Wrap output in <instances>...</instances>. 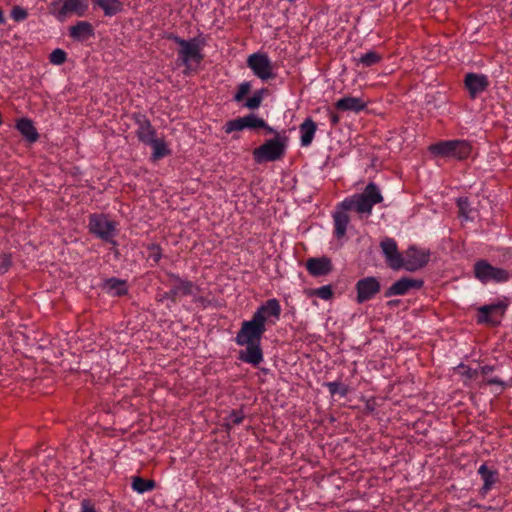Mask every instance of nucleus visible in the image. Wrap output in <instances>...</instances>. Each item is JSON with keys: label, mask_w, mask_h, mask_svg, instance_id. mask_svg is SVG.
<instances>
[{"label": "nucleus", "mask_w": 512, "mask_h": 512, "mask_svg": "<svg viewBox=\"0 0 512 512\" xmlns=\"http://www.w3.org/2000/svg\"><path fill=\"white\" fill-rule=\"evenodd\" d=\"M317 126L311 118H306L299 126L300 132V145L302 147H308L311 145Z\"/></svg>", "instance_id": "24"}, {"label": "nucleus", "mask_w": 512, "mask_h": 512, "mask_svg": "<svg viewBox=\"0 0 512 512\" xmlns=\"http://www.w3.org/2000/svg\"><path fill=\"white\" fill-rule=\"evenodd\" d=\"M465 87L471 98L477 97L489 86L488 77L484 74L468 73L465 76Z\"/></svg>", "instance_id": "17"}, {"label": "nucleus", "mask_w": 512, "mask_h": 512, "mask_svg": "<svg viewBox=\"0 0 512 512\" xmlns=\"http://www.w3.org/2000/svg\"><path fill=\"white\" fill-rule=\"evenodd\" d=\"M507 303L498 301L496 303L483 305L478 308L477 322L497 326L507 310Z\"/></svg>", "instance_id": "11"}, {"label": "nucleus", "mask_w": 512, "mask_h": 512, "mask_svg": "<svg viewBox=\"0 0 512 512\" xmlns=\"http://www.w3.org/2000/svg\"><path fill=\"white\" fill-rule=\"evenodd\" d=\"M330 121L333 125H336L339 122V116L337 114L331 113Z\"/></svg>", "instance_id": "45"}, {"label": "nucleus", "mask_w": 512, "mask_h": 512, "mask_svg": "<svg viewBox=\"0 0 512 512\" xmlns=\"http://www.w3.org/2000/svg\"><path fill=\"white\" fill-rule=\"evenodd\" d=\"M474 274L483 284L490 282L503 283L508 281L511 277L507 270L492 266L486 260H480L475 263Z\"/></svg>", "instance_id": "8"}, {"label": "nucleus", "mask_w": 512, "mask_h": 512, "mask_svg": "<svg viewBox=\"0 0 512 512\" xmlns=\"http://www.w3.org/2000/svg\"><path fill=\"white\" fill-rule=\"evenodd\" d=\"M348 210L340 209L337 207V210L333 213V223H334V236L337 239H342L347 231L348 224L350 222V217L347 214Z\"/></svg>", "instance_id": "20"}, {"label": "nucleus", "mask_w": 512, "mask_h": 512, "mask_svg": "<svg viewBox=\"0 0 512 512\" xmlns=\"http://www.w3.org/2000/svg\"><path fill=\"white\" fill-rule=\"evenodd\" d=\"M169 278L171 281V289L164 294L163 298L175 301L176 298L181 296L194 295L196 286L191 281L182 279L173 273L169 274Z\"/></svg>", "instance_id": "12"}, {"label": "nucleus", "mask_w": 512, "mask_h": 512, "mask_svg": "<svg viewBox=\"0 0 512 512\" xmlns=\"http://www.w3.org/2000/svg\"><path fill=\"white\" fill-rule=\"evenodd\" d=\"M282 308L276 298H271L262 303L254 312L252 319L261 326L275 325L281 316Z\"/></svg>", "instance_id": "9"}, {"label": "nucleus", "mask_w": 512, "mask_h": 512, "mask_svg": "<svg viewBox=\"0 0 512 512\" xmlns=\"http://www.w3.org/2000/svg\"><path fill=\"white\" fill-rule=\"evenodd\" d=\"M103 289L111 296H122L128 292L127 282L114 277L104 281Z\"/></svg>", "instance_id": "26"}, {"label": "nucleus", "mask_w": 512, "mask_h": 512, "mask_svg": "<svg viewBox=\"0 0 512 512\" xmlns=\"http://www.w3.org/2000/svg\"><path fill=\"white\" fill-rule=\"evenodd\" d=\"M285 142L286 138L277 134L254 150V159L258 163L278 160L285 152Z\"/></svg>", "instance_id": "5"}, {"label": "nucleus", "mask_w": 512, "mask_h": 512, "mask_svg": "<svg viewBox=\"0 0 512 512\" xmlns=\"http://www.w3.org/2000/svg\"><path fill=\"white\" fill-rule=\"evenodd\" d=\"M27 16H28V13L23 7L14 6L11 10V17L16 22L25 20L27 18Z\"/></svg>", "instance_id": "39"}, {"label": "nucleus", "mask_w": 512, "mask_h": 512, "mask_svg": "<svg viewBox=\"0 0 512 512\" xmlns=\"http://www.w3.org/2000/svg\"><path fill=\"white\" fill-rule=\"evenodd\" d=\"M429 260V254L425 250L409 248L402 257L403 266L407 271H416L422 268Z\"/></svg>", "instance_id": "14"}, {"label": "nucleus", "mask_w": 512, "mask_h": 512, "mask_svg": "<svg viewBox=\"0 0 512 512\" xmlns=\"http://www.w3.org/2000/svg\"><path fill=\"white\" fill-rule=\"evenodd\" d=\"M457 206L459 208L460 216H462L466 220L471 218V216H470L471 209H470L468 198H466V197L458 198Z\"/></svg>", "instance_id": "37"}, {"label": "nucleus", "mask_w": 512, "mask_h": 512, "mask_svg": "<svg viewBox=\"0 0 512 512\" xmlns=\"http://www.w3.org/2000/svg\"><path fill=\"white\" fill-rule=\"evenodd\" d=\"M80 512H97L94 505L89 500H83L81 502Z\"/></svg>", "instance_id": "44"}, {"label": "nucleus", "mask_w": 512, "mask_h": 512, "mask_svg": "<svg viewBox=\"0 0 512 512\" xmlns=\"http://www.w3.org/2000/svg\"><path fill=\"white\" fill-rule=\"evenodd\" d=\"M131 486L135 492L144 494L155 488V482L153 480H146L137 476L132 479Z\"/></svg>", "instance_id": "31"}, {"label": "nucleus", "mask_w": 512, "mask_h": 512, "mask_svg": "<svg viewBox=\"0 0 512 512\" xmlns=\"http://www.w3.org/2000/svg\"><path fill=\"white\" fill-rule=\"evenodd\" d=\"M244 419V414L241 410H233L231 411V413L229 414L228 418H227V425L228 426H235V425H239L242 423Z\"/></svg>", "instance_id": "38"}, {"label": "nucleus", "mask_w": 512, "mask_h": 512, "mask_svg": "<svg viewBox=\"0 0 512 512\" xmlns=\"http://www.w3.org/2000/svg\"><path fill=\"white\" fill-rule=\"evenodd\" d=\"M4 22H5V18H4L3 12L0 10V25L3 24Z\"/></svg>", "instance_id": "47"}, {"label": "nucleus", "mask_w": 512, "mask_h": 512, "mask_svg": "<svg viewBox=\"0 0 512 512\" xmlns=\"http://www.w3.org/2000/svg\"><path fill=\"white\" fill-rule=\"evenodd\" d=\"M483 372H487L489 370V367L488 366H485L482 368Z\"/></svg>", "instance_id": "48"}, {"label": "nucleus", "mask_w": 512, "mask_h": 512, "mask_svg": "<svg viewBox=\"0 0 512 512\" xmlns=\"http://www.w3.org/2000/svg\"><path fill=\"white\" fill-rule=\"evenodd\" d=\"M252 85L249 81H244L240 83L237 87V91L233 96V101L236 103H242L245 99V96L248 95L251 91Z\"/></svg>", "instance_id": "33"}, {"label": "nucleus", "mask_w": 512, "mask_h": 512, "mask_svg": "<svg viewBox=\"0 0 512 512\" xmlns=\"http://www.w3.org/2000/svg\"><path fill=\"white\" fill-rule=\"evenodd\" d=\"M382 253L387 264L394 270H399L403 266L402 255L399 253L396 241L392 238H385L381 241Z\"/></svg>", "instance_id": "16"}, {"label": "nucleus", "mask_w": 512, "mask_h": 512, "mask_svg": "<svg viewBox=\"0 0 512 512\" xmlns=\"http://www.w3.org/2000/svg\"><path fill=\"white\" fill-rule=\"evenodd\" d=\"M69 35L74 40L83 42L94 35V30L89 22L79 21L69 28Z\"/></svg>", "instance_id": "23"}, {"label": "nucleus", "mask_w": 512, "mask_h": 512, "mask_svg": "<svg viewBox=\"0 0 512 512\" xmlns=\"http://www.w3.org/2000/svg\"><path fill=\"white\" fill-rule=\"evenodd\" d=\"M265 331L266 327L261 326L252 318L242 322L241 328L235 337L236 344L245 347L244 350L239 352L241 361L253 366H258L263 362L261 339Z\"/></svg>", "instance_id": "1"}, {"label": "nucleus", "mask_w": 512, "mask_h": 512, "mask_svg": "<svg viewBox=\"0 0 512 512\" xmlns=\"http://www.w3.org/2000/svg\"><path fill=\"white\" fill-rule=\"evenodd\" d=\"M169 40L179 45L178 58L186 70H194L203 60L202 46L198 38L182 39L175 34H169Z\"/></svg>", "instance_id": "3"}, {"label": "nucleus", "mask_w": 512, "mask_h": 512, "mask_svg": "<svg viewBox=\"0 0 512 512\" xmlns=\"http://www.w3.org/2000/svg\"><path fill=\"white\" fill-rule=\"evenodd\" d=\"M325 386L328 388L331 395H340L341 397H345L348 394V387L341 382H327Z\"/></svg>", "instance_id": "34"}, {"label": "nucleus", "mask_w": 512, "mask_h": 512, "mask_svg": "<svg viewBox=\"0 0 512 512\" xmlns=\"http://www.w3.org/2000/svg\"><path fill=\"white\" fill-rule=\"evenodd\" d=\"M382 201L380 188L374 182H369L363 192L346 197L339 207L343 210L355 211L359 218H368L372 214L373 207Z\"/></svg>", "instance_id": "2"}, {"label": "nucleus", "mask_w": 512, "mask_h": 512, "mask_svg": "<svg viewBox=\"0 0 512 512\" xmlns=\"http://www.w3.org/2000/svg\"><path fill=\"white\" fill-rule=\"evenodd\" d=\"M306 269L312 276L327 275L332 270V262L327 257L309 258Z\"/></svg>", "instance_id": "19"}, {"label": "nucleus", "mask_w": 512, "mask_h": 512, "mask_svg": "<svg viewBox=\"0 0 512 512\" xmlns=\"http://www.w3.org/2000/svg\"><path fill=\"white\" fill-rule=\"evenodd\" d=\"M149 259L153 260L155 263L159 262L162 257L161 248L157 244H151L149 246Z\"/></svg>", "instance_id": "41"}, {"label": "nucleus", "mask_w": 512, "mask_h": 512, "mask_svg": "<svg viewBox=\"0 0 512 512\" xmlns=\"http://www.w3.org/2000/svg\"><path fill=\"white\" fill-rule=\"evenodd\" d=\"M247 66L262 81L274 79L276 76L275 67L269 56L264 52L250 54L247 58Z\"/></svg>", "instance_id": "7"}, {"label": "nucleus", "mask_w": 512, "mask_h": 512, "mask_svg": "<svg viewBox=\"0 0 512 512\" xmlns=\"http://www.w3.org/2000/svg\"><path fill=\"white\" fill-rule=\"evenodd\" d=\"M16 129L29 143H34L38 140L39 134L32 122L28 118H21L16 122Z\"/></svg>", "instance_id": "25"}, {"label": "nucleus", "mask_w": 512, "mask_h": 512, "mask_svg": "<svg viewBox=\"0 0 512 512\" xmlns=\"http://www.w3.org/2000/svg\"><path fill=\"white\" fill-rule=\"evenodd\" d=\"M89 230L101 240L115 244L114 237L116 235L117 224L103 214H92L89 217Z\"/></svg>", "instance_id": "6"}, {"label": "nucleus", "mask_w": 512, "mask_h": 512, "mask_svg": "<svg viewBox=\"0 0 512 512\" xmlns=\"http://www.w3.org/2000/svg\"><path fill=\"white\" fill-rule=\"evenodd\" d=\"M66 59L67 53L60 48L54 49L49 55V61L53 65H61L66 61Z\"/></svg>", "instance_id": "36"}, {"label": "nucleus", "mask_w": 512, "mask_h": 512, "mask_svg": "<svg viewBox=\"0 0 512 512\" xmlns=\"http://www.w3.org/2000/svg\"><path fill=\"white\" fill-rule=\"evenodd\" d=\"M94 4L100 7L106 16H114L122 9L119 0H93Z\"/></svg>", "instance_id": "29"}, {"label": "nucleus", "mask_w": 512, "mask_h": 512, "mask_svg": "<svg viewBox=\"0 0 512 512\" xmlns=\"http://www.w3.org/2000/svg\"><path fill=\"white\" fill-rule=\"evenodd\" d=\"M458 369L460 373L466 376L467 378H473L477 374L476 370H473L465 365H460Z\"/></svg>", "instance_id": "43"}, {"label": "nucleus", "mask_w": 512, "mask_h": 512, "mask_svg": "<svg viewBox=\"0 0 512 512\" xmlns=\"http://www.w3.org/2000/svg\"><path fill=\"white\" fill-rule=\"evenodd\" d=\"M382 60V56L375 51H368L357 59V64L363 67H371Z\"/></svg>", "instance_id": "32"}, {"label": "nucleus", "mask_w": 512, "mask_h": 512, "mask_svg": "<svg viewBox=\"0 0 512 512\" xmlns=\"http://www.w3.org/2000/svg\"><path fill=\"white\" fill-rule=\"evenodd\" d=\"M489 384H501V381L496 379V378H493V379H490L488 381Z\"/></svg>", "instance_id": "46"}, {"label": "nucleus", "mask_w": 512, "mask_h": 512, "mask_svg": "<svg viewBox=\"0 0 512 512\" xmlns=\"http://www.w3.org/2000/svg\"><path fill=\"white\" fill-rule=\"evenodd\" d=\"M423 284L421 279L410 277L400 278L385 291V297L405 295L411 290L422 288Z\"/></svg>", "instance_id": "15"}, {"label": "nucleus", "mask_w": 512, "mask_h": 512, "mask_svg": "<svg viewBox=\"0 0 512 512\" xmlns=\"http://www.w3.org/2000/svg\"><path fill=\"white\" fill-rule=\"evenodd\" d=\"M381 285L376 277H365L356 284L357 302L364 303L371 300L379 293Z\"/></svg>", "instance_id": "13"}, {"label": "nucleus", "mask_w": 512, "mask_h": 512, "mask_svg": "<svg viewBox=\"0 0 512 512\" xmlns=\"http://www.w3.org/2000/svg\"><path fill=\"white\" fill-rule=\"evenodd\" d=\"M478 474L483 480L481 494L486 495L492 489L495 483L498 482V472L495 469L489 468L486 464H482L478 469Z\"/></svg>", "instance_id": "21"}, {"label": "nucleus", "mask_w": 512, "mask_h": 512, "mask_svg": "<svg viewBox=\"0 0 512 512\" xmlns=\"http://www.w3.org/2000/svg\"><path fill=\"white\" fill-rule=\"evenodd\" d=\"M266 90L265 89H259L255 91L252 96L247 98L245 101L242 102V106L249 109V110H256L258 109L262 101L264 99Z\"/></svg>", "instance_id": "30"}, {"label": "nucleus", "mask_w": 512, "mask_h": 512, "mask_svg": "<svg viewBox=\"0 0 512 512\" xmlns=\"http://www.w3.org/2000/svg\"><path fill=\"white\" fill-rule=\"evenodd\" d=\"M136 124V135L139 141L147 145L156 138V130L153 128L150 120L146 116L138 115L136 118Z\"/></svg>", "instance_id": "18"}, {"label": "nucleus", "mask_w": 512, "mask_h": 512, "mask_svg": "<svg viewBox=\"0 0 512 512\" xmlns=\"http://www.w3.org/2000/svg\"><path fill=\"white\" fill-rule=\"evenodd\" d=\"M147 145L152 148V159L159 160L171 153V150L168 148L166 142L163 139L154 138Z\"/></svg>", "instance_id": "28"}, {"label": "nucleus", "mask_w": 512, "mask_h": 512, "mask_svg": "<svg viewBox=\"0 0 512 512\" xmlns=\"http://www.w3.org/2000/svg\"><path fill=\"white\" fill-rule=\"evenodd\" d=\"M314 293L323 300H329L333 295L332 289L329 285L317 288Z\"/></svg>", "instance_id": "40"}, {"label": "nucleus", "mask_w": 512, "mask_h": 512, "mask_svg": "<svg viewBox=\"0 0 512 512\" xmlns=\"http://www.w3.org/2000/svg\"><path fill=\"white\" fill-rule=\"evenodd\" d=\"M244 122L242 117H238L233 120H229L226 122L224 126V130L227 134H230L235 131H242L244 130Z\"/></svg>", "instance_id": "35"}, {"label": "nucleus", "mask_w": 512, "mask_h": 512, "mask_svg": "<svg viewBox=\"0 0 512 512\" xmlns=\"http://www.w3.org/2000/svg\"><path fill=\"white\" fill-rule=\"evenodd\" d=\"M429 151L445 158L466 159L471 153V146L466 140H446L432 144Z\"/></svg>", "instance_id": "4"}, {"label": "nucleus", "mask_w": 512, "mask_h": 512, "mask_svg": "<svg viewBox=\"0 0 512 512\" xmlns=\"http://www.w3.org/2000/svg\"><path fill=\"white\" fill-rule=\"evenodd\" d=\"M244 128L249 130L265 129L268 133H274V129L270 127L262 118L254 113H250L242 117Z\"/></svg>", "instance_id": "27"}, {"label": "nucleus", "mask_w": 512, "mask_h": 512, "mask_svg": "<svg viewBox=\"0 0 512 512\" xmlns=\"http://www.w3.org/2000/svg\"><path fill=\"white\" fill-rule=\"evenodd\" d=\"M335 108L339 111H351L358 113L366 108V102L359 97L346 96L335 102Z\"/></svg>", "instance_id": "22"}, {"label": "nucleus", "mask_w": 512, "mask_h": 512, "mask_svg": "<svg viewBox=\"0 0 512 512\" xmlns=\"http://www.w3.org/2000/svg\"><path fill=\"white\" fill-rule=\"evenodd\" d=\"M53 15L59 20L64 21L69 15L83 17L89 8L88 0H59L53 2Z\"/></svg>", "instance_id": "10"}, {"label": "nucleus", "mask_w": 512, "mask_h": 512, "mask_svg": "<svg viewBox=\"0 0 512 512\" xmlns=\"http://www.w3.org/2000/svg\"><path fill=\"white\" fill-rule=\"evenodd\" d=\"M11 265L10 256L7 254L0 255V274H4L8 271Z\"/></svg>", "instance_id": "42"}]
</instances>
